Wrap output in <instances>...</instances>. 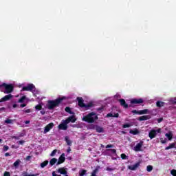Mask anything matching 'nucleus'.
<instances>
[{
    "instance_id": "bf43d9fd",
    "label": "nucleus",
    "mask_w": 176,
    "mask_h": 176,
    "mask_svg": "<svg viewBox=\"0 0 176 176\" xmlns=\"http://www.w3.org/2000/svg\"><path fill=\"white\" fill-rule=\"evenodd\" d=\"M156 133H162V130L160 129H158L157 131H156Z\"/></svg>"
},
{
    "instance_id": "b1692460",
    "label": "nucleus",
    "mask_w": 176,
    "mask_h": 176,
    "mask_svg": "<svg viewBox=\"0 0 176 176\" xmlns=\"http://www.w3.org/2000/svg\"><path fill=\"white\" fill-rule=\"evenodd\" d=\"M173 148H175V143H171L167 147L165 148V151H168L170 149H173Z\"/></svg>"
},
{
    "instance_id": "c85d7f7f",
    "label": "nucleus",
    "mask_w": 176,
    "mask_h": 176,
    "mask_svg": "<svg viewBox=\"0 0 176 176\" xmlns=\"http://www.w3.org/2000/svg\"><path fill=\"white\" fill-rule=\"evenodd\" d=\"M87 173V170L82 169V170L79 171V175L80 176L85 175Z\"/></svg>"
},
{
    "instance_id": "2f4dec72",
    "label": "nucleus",
    "mask_w": 176,
    "mask_h": 176,
    "mask_svg": "<svg viewBox=\"0 0 176 176\" xmlns=\"http://www.w3.org/2000/svg\"><path fill=\"white\" fill-rule=\"evenodd\" d=\"M23 176H38L39 175V173H36V174H32V175H27V172H23Z\"/></svg>"
},
{
    "instance_id": "393cba45",
    "label": "nucleus",
    "mask_w": 176,
    "mask_h": 176,
    "mask_svg": "<svg viewBox=\"0 0 176 176\" xmlns=\"http://www.w3.org/2000/svg\"><path fill=\"white\" fill-rule=\"evenodd\" d=\"M47 164H49V161L48 160H45L43 162H42L40 166L41 167V168H45V167H46V166H47Z\"/></svg>"
},
{
    "instance_id": "f704fd0d",
    "label": "nucleus",
    "mask_w": 176,
    "mask_h": 176,
    "mask_svg": "<svg viewBox=\"0 0 176 176\" xmlns=\"http://www.w3.org/2000/svg\"><path fill=\"white\" fill-rule=\"evenodd\" d=\"M123 129H127L129 127H131V124L129 123H126L122 125Z\"/></svg>"
},
{
    "instance_id": "13d9d810",
    "label": "nucleus",
    "mask_w": 176,
    "mask_h": 176,
    "mask_svg": "<svg viewBox=\"0 0 176 176\" xmlns=\"http://www.w3.org/2000/svg\"><path fill=\"white\" fill-rule=\"evenodd\" d=\"M31 159V156L28 155L26 157V160H30Z\"/></svg>"
},
{
    "instance_id": "1a4fd4ad",
    "label": "nucleus",
    "mask_w": 176,
    "mask_h": 176,
    "mask_svg": "<svg viewBox=\"0 0 176 176\" xmlns=\"http://www.w3.org/2000/svg\"><path fill=\"white\" fill-rule=\"evenodd\" d=\"M144 146V141H140L139 143L136 144V146L134 147V151L135 152H141L142 150L141 148Z\"/></svg>"
},
{
    "instance_id": "a19ab883",
    "label": "nucleus",
    "mask_w": 176,
    "mask_h": 176,
    "mask_svg": "<svg viewBox=\"0 0 176 176\" xmlns=\"http://www.w3.org/2000/svg\"><path fill=\"white\" fill-rule=\"evenodd\" d=\"M121 159L126 160V159H127V155H126L124 153L121 154Z\"/></svg>"
},
{
    "instance_id": "5701e85b",
    "label": "nucleus",
    "mask_w": 176,
    "mask_h": 176,
    "mask_svg": "<svg viewBox=\"0 0 176 176\" xmlns=\"http://www.w3.org/2000/svg\"><path fill=\"white\" fill-rule=\"evenodd\" d=\"M21 163V160H20V159H18L16 160V162L13 164L14 167H15V168H17L19 167V166H20V164Z\"/></svg>"
},
{
    "instance_id": "6e6d98bb",
    "label": "nucleus",
    "mask_w": 176,
    "mask_h": 176,
    "mask_svg": "<svg viewBox=\"0 0 176 176\" xmlns=\"http://www.w3.org/2000/svg\"><path fill=\"white\" fill-rule=\"evenodd\" d=\"M40 113H41V115H45V111L43 110L41 111Z\"/></svg>"
},
{
    "instance_id": "a211bd4d",
    "label": "nucleus",
    "mask_w": 176,
    "mask_h": 176,
    "mask_svg": "<svg viewBox=\"0 0 176 176\" xmlns=\"http://www.w3.org/2000/svg\"><path fill=\"white\" fill-rule=\"evenodd\" d=\"M151 118L150 116H143L138 118V120L142 122L144 120H148Z\"/></svg>"
},
{
    "instance_id": "58836bf2",
    "label": "nucleus",
    "mask_w": 176,
    "mask_h": 176,
    "mask_svg": "<svg viewBox=\"0 0 176 176\" xmlns=\"http://www.w3.org/2000/svg\"><path fill=\"white\" fill-rule=\"evenodd\" d=\"M3 152H7V151H9V146L5 145L3 148Z\"/></svg>"
},
{
    "instance_id": "603ef678",
    "label": "nucleus",
    "mask_w": 176,
    "mask_h": 176,
    "mask_svg": "<svg viewBox=\"0 0 176 176\" xmlns=\"http://www.w3.org/2000/svg\"><path fill=\"white\" fill-rule=\"evenodd\" d=\"M5 156H6V157H8V156H10V153H5Z\"/></svg>"
},
{
    "instance_id": "864d4df0",
    "label": "nucleus",
    "mask_w": 176,
    "mask_h": 176,
    "mask_svg": "<svg viewBox=\"0 0 176 176\" xmlns=\"http://www.w3.org/2000/svg\"><path fill=\"white\" fill-rule=\"evenodd\" d=\"M71 147H69L67 150V153H69L71 152Z\"/></svg>"
},
{
    "instance_id": "ddd939ff",
    "label": "nucleus",
    "mask_w": 176,
    "mask_h": 176,
    "mask_svg": "<svg viewBox=\"0 0 176 176\" xmlns=\"http://www.w3.org/2000/svg\"><path fill=\"white\" fill-rule=\"evenodd\" d=\"M141 162H138L134 165L128 166L129 170H131L132 171H134L138 168L139 166H140Z\"/></svg>"
},
{
    "instance_id": "37998d69",
    "label": "nucleus",
    "mask_w": 176,
    "mask_h": 176,
    "mask_svg": "<svg viewBox=\"0 0 176 176\" xmlns=\"http://www.w3.org/2000/svg\"><path fill=\"white\" fill-rule=\"evenodd\" d=\"M25 142L24 140H20L18 142L19 145H23Z\"/></svg>"
},
{
    "instance_id": "c9c22d12",
    "label": "nucleus",
    "mask_w": 176,
    "mask_h": 176,
    "mask_svg": "<svg viewBox=\"0 0 176 176\" xmlns=\"http://www.w3.org/2000/svg\"><path fill=\"white\" fill-rule=\"evenodd\" d=\"M26 97L25 96H22L18 101V102H24V100H25Z\"/></svg>"
},
{
    "instance_id": "c03bdc74",
    "label": "nucleus",
    "mask_w": 176,
    "mask_h": 176,
    "mask_svg": "<svg viewBox=\"0 0 176 176\" xmlns=\"http://www.w3.org/2000/svg\"><path fill=\"white\" fill-rule=\"evenodd\" d=\"M107 151H110L112 153H116V149H107Z\"/></svg>"
},
{
    "instance_id": "7ed1b4c3",
    "label": "nucleus",
    "mask_w": 176,
    "mask_h": 176,
    "mask_svg": "<svg viewBox=\"0 0 176 176\" xmlns=\"http://www.w3.org/2000/svg\"><path fill=\"white\" fill-rule=\"evenodd\" d=\"M76 100L78 107H80V108H85V111L90 109V108L93 107L94 105L91 102H89L87 104H85V100L82 97H77Z\"/></svg>"
},
{
    "instance_id": "c756f323",
    "label": "nucleus",
    "mask_w": 176,
    "mask_h": 176,
    "mask_svg": "<svg viewBox=\"0 0 176 176\" xmlns=\"http://www.w3.org/2000/svg\"><path fill=\"white\" fill-rule=\"evenodd\" d=\"M14 120L10 119H6L4 121V123H6V124H13Z\"/></svg>"
},
{
    "instance_id": "9d476101",
    "label": "nucleus",
    "mask_w": 176,
    "mask_h": 176,
    "mask_svg": "<svg viewBox=\"0 0 176 176\" xmlns=\"http://www.w3.org/2000/svg\"><path fill=\"white\" fill-rule=\"evenodd\" d=\"M65 162V153H62L61 155L59 157L58 160L56 163V166L60 164H63Z\"/></svg>"
},
{
    "instance_id": "0e129e2a",
    "label": "nucleus",
    "mask_w": 176,
    "mask_h": 176,
    "mask_svg": "<svg viewBox=\"0 0 176 176\" xmlns=\"http://www.w3.org/2000/svg\"><path fill=\"white\" fill-rule=\"evenodd\" d=\"M172 104H176V101H175V100H173V101H172Z\"/></svg>"
},
{
    "instance_id": "6e6552de",
    "label": "nucleus",
    "mask_w": 176,
    "mask_h": 176,
    "mask_svg": "<svg viewBox=\"0 0 176 176\" xmlns=\"http://www.w3.org/2000/svg\"><path fill=\"white\" fill-rule=\"evenodd\" d=\"M54 127V123L50 122V124H47L46 126L45 127L43 133L46 134V133H49Z\"/></svg>"
},
{
    "instance_id": "20e7f679",
    "label": "nucleus",
    "mask_w": 176,
    "mask_h": 176,
    "mask_svg": "<svg viewBox=\"0 0 176 176\" xmlns=\"http://www.w3.org/2000/svg\"><path fill=\"white\" fill-rule=\"evenodd\" d=\"M1 87H4L5 89V91H3L4 94H10L14 89V87H13V85L12 84L3 83Z\"/></svg>"
},
{
    "instance_id": "052dcab7",
    "label": "nucleus",
    "mask_w": 176,
    "mask_h": 176,
    "mask_svg": "<svg viewBox=\"0 0 176 176\" xmlns=\"http://www.w3.org/2000/svg\"><path fill=\"white\" fill-rule=\"evenodd\" d=\"M25 124H30V120H26L25 121Z\"/></svg>"
},
{
    "instance_id": "f8f14e48",
    "label": "nucleus",
    "mask_w": 176,
    "mask_h": 176,
    "mask_svg": "<svg viewBox=\"0 0 176 176\" xmlns=\"http://www.w3.org/2000/svg\"><path fill=\"white\" fill-rule=\"evenodd\" d=\"M12 98H13V95H6L0 100V102H5L6 101H9L10 100H12Z\"/></svg>"
},
{
    "instance_id": "79ce46f5",
    "label": "nucleus",
    "mask_w": 176,
    "mask_h": 176,
    "mask_svg": "<svg viewBox=\"0 0 176 176\" xmlns=\"http://www.w3.org/2000/svg\"><path fill=\"white\" fill-rule=\"evenodd\" d=\"M170 174L173 176H176V170L175 169H173L172 170H170Z\"/></svg>"
},
{
    "instance_id": "412c9836",
    "label": "nucleus",
    "mask_w": 176,
    "mask_h": 176,
    "mask_svg": "<svg viewBox=\"0 0 176 176\" xmlns=\"http://www.w3.org/2000/svg\"><path fill=\"white\" fill-rule=\"evenodd\" d=\"M65 141L67 143V145H68L69 146H72V141L71 140H69V137L65 136Z\"/></svg>"
},
{
    "instance_id": "a878e982",
    "label": "nucleus",
    "mask_w": 176,
    "mask_h": 176,
    "mask_svg": "<svg viewBox=\"0 0 176 176\" xmlns=\"http://www.w3.org/2000/svg\"><path fill=\"white\" fill-rule=\"evenodd\" d=\"M57 163V159L56 158H52L50 161V166H54Z\"/></svg>"
},
{
    "instance_id": "bb28decb",
    "label": "nucleus",
    "mask_w": 176,
    "mask_h": 176,
    "mask_svg": "<svg viewBox=\"0 0 176 176\" xmlns=\"http://www.w3.org/2000/svg\"><path fill=\"white\" fill-rule=\"evenodd\" d=\"M96 131L97 133H103L104 129L101 126H96Z\"/></svg>"
},
{
    "instance_id": "5fc2aeb1",
    "label": "nucleus",
    "mask_w": 176,
    "mask_h": 176,
    "mask_svg": "<svg viewBox=\"0 0 176 176\" xmlns=\"http://www.w3.org/2000/svg\"><path fill=\"white\" fill-rule=\"evenodd\" d=\"M102 109H104V107H101L100 108L98 109V111H102Z\"/></svg>"
},
{
    "instance_id": "39448f33",
    "label": "nucleus",
    "mask_w": 176,
    "mask_h": 176,
    "mask_svg": "<svg viewBox=\"0 0 176 176\" xmlns=\"http://www.w3.org/2000/svg\"><path fill=\"white\" fill-rule=\"evenodd\" d=\"M144 102V99L142 98H133L131 100V104H129V107L131 108H134V104H143Z\"/></svg>"
},
{
    "instance_id": "0eeeda50",
    "label": "nucleus",
    "mask_w": 176,
    "mask_h": 176,
    "mask_svg": "<svg viewBox=\"0 0 176 176\" xmlns=\"http://www.w3.org/2000/svg\"><path fill=\"white\" fill-rule=\"evenodd\" d=\"M148 112H149V110L147 109H145L144 110H132L131 113H135L136 115H146V113H148Z\"/></svg>"
},
{
    "instance_id": "2eb2a0df",
    "label": "nucleus",
    "mask_w": 176,
    "mask_h": 176,
    "mask_svg": "<svg viewBox=\"0 0 176 176\" xmlns=\"http://www.w3.org/2000/svg\"><path fill=\"white\" fill-rule=\"evenodd\" d=\"M156 135H157V133H156L155 130H151L148 133V137H149V138H151V140H153V138H155L156 137Z\"/></svg>"
},
{
    "instance_id": "e2e57ef3",
    "label": "nucleus",
    "mask_w": 176,
    "mask_h": 176,
    "mask_svg": "<svg viewBox=\"0 0 176 176\" xmlns=\"http://www.w3.org/2000/svg\"><path fill=\"white\" fill-rule=\"evenodd\" d=\"M14 138L15 140H19V139L18 136H14Z\"/></svg>"
},
{
    "instance_id": "f03ea898",
    "label": "nucleus",
    "mask_w": 176,
    "mask_h": 176,
    "mask_svg": "<svg viewBox=\"0 0 176 176\" xmlns=\"http://www.w3.org/2000/svg\"><path fill=\"white\" fill-rule=\"evenodd\" d=\"M98 119V116L94 112H91L82 118V121L87 123H94Z\"/></svg>"
},
{
    "instance_id": "423d86ee",
    "label": "nucleus",
    "mask_w": 176,
    "mask_h": 176,
    "mask_svg": "<svg viewBox=\"0 0 176 176\" xmlns=\"http://www.w3.org/2000/svg\"><path fill=\"white\" fill-rule=\"evenodd\" d=\"M35 89L34 84H28L27 86L22 87L21 91H32V89Z\"/></svg>"
},
{
    "instance_id": "4468645a",
    "label": "nucleus",
    "mask_w": 176,
    "mask_h": 176,
    "mask_svg": "<svg viewBox=\"0 0 176 176\" xmlns=\"http://www.w3.org/2000/svg\"><path fill=\"white\" fill-rule=\"evenodd\" d=\"M120 105L121 107H123L125 109H127L129 108V104L126 103V100L124 99H120L119 100Z\"/></svg>"
},
{
    "instance_id": "cd10ccee",
    "label": "nucleus",
    "mask_w": 176,
    "mask_h": 176,
    "mask_svg": "<svg viewBox=\"0 0 176 176\" xmlns=\"http://www.w3.org/2000/svg\"><path fill=\"white\" fill-rule=\"evenodd\" d=\"M65 112H67V113H69L70 115H74V112H72L71 108L69 107H65Z\"/></svg>"
},
{
    "instance_id": "f257e3e1",
    "label": "nucleus",
    "mask_w": 176,
    "mask_h": 176,
    "mask_svg": "<svg viewBox=\"0 0 176 176\" xmlns=\"http://www.w3.org/2000/svg\"><path fill=\"white\" fill-rule=\"evenodd\" d=\"M64 100H65V97L58 98L57 99L54 100H48L47 104V109L50 111L54 109L56 107H59L60 104H61V102H63Z\"/></svg>"
},
{
    "instance_id": "774afa93",
    "label": "nucleus",
    "mask_w": 176,
    "mask_h": 176,
    "mask_svg": "<svg viewBox=\"0 0 176 176\" xmlns=\"http://www.w3.org/2000/svg\"><path fill=\"white\" fill-rule=\"evenodd\" d=\"M65 176H68V175L66 174V175H65Z\"/></svg>"
},
{
    "instance_id": "69168bd1",
    "label": "nucleus",
    "mask_w": 176,
    "mask_h": 176,
    "mask_svg": "<svg viewBox=\"0 0 176 176\" xmlns=\"http://www.w3.org/2000/svg\"><path fill=\"white\" fill-rule=\"evenodd\" d=\"M90 129H94V125L91 126Z\"/></svg>"
},
{
    "instance_id": "3c124183",
    "label": "nucleus",
    "mask_w": 176,
    "mask_h": 176,
    "mask_svg": "<svg viewBox=\"0 0 176 176\" xmlns=\"http://www.w3.org/2000/svg\"><path fill=\"white\" fill-rule=\"evenodd\" d=\"M161 122H163V118H160L157 120L158 123H161Z\"/></svg>"
},
{
    "instance_id": "ea45409f",
    "label": "nucleus",
    "mask_w": 176,
    "mask_h": 176,
    "mask_svg": "<svg viewBox=\"0 0 176 176\" xmlns=\"http://www.w3.org/2000/svg\"><path fill=\"white\" fill-rule=\"evenodd\" d=\"M57 153V149L54 150L51 154L50 156L53 157V156H56V154Z\"/></svg>"
},
{
    "instance_id": "f3484780",
    "label": "nucleus",
    "mask_w": 176,
    "mask_h": 176,
    "mask_svg": "<svg viewBox=\"0 0 176 176\" xmlns=\"http://www.w3.org/2000/svg\"><path fill=\"white\" fill-rule=\"evenodd\" d=\"M57 173L58 174H62L63 175H65L68 174V172L67 171V170L65 168H59L57 170Z\"/></svg>"
},
{
    "instance_id": "4be33fe9",
    "label": "nucleus",
    "mask_w": 176,
    "mask_h": 176,
    "mask_svg": "<svg viewBox=\"0 0 176 176\" xmlns=\"http://www.w3.org/2000/svg\"><path fill=\"white\" fill-rule=\"evenodd\" d=\"M129 133H130V134H133V135H137L140 134V131H138V129H135L134 130L131 129L129 131Z\"/></svg>"
},
{
    "instance_id": "4d7b16f0",
    "label": "nucleus",
    "mask_w": 176,
    "mask_h": 176,
    "mask_svg": "<svg viewBox=\"0 0 176 176\" xmlns=\"http://www.w3.org/2000/svg\"><path fill=\"white\" fill-rule=\"evenodd\" d=\"M107 171H112V168H109V167H107Z\"/></svg>"
},
{
    "instance_id": "6ab92c4d",
    "label": "nucleus",
    "mask_w": 176,
    "mask_h": 176,
    "mask_svg": "<svg viewBox=\"0 0 176 176\" xmlns=\"http://www.w3.org/2000/svg\"><path fill=\"white\" fill-rule=\"evenodd\" d=\"M164 105H166V102L158 100L156 102V107H157V108H162V107H164Z\"/></svg>"
},
{
    "instance_id": "49530a36",
    "label": "nucleus",
    "mask_w": 176,
    "mask_h": 176,
    "mask_svg": "<svg viewBox=\"0 0 176 176\" xmlns=\"http://www.w3.org/2000/svg\"><path fill=\"white\" fill-rule=\"evenodd\" d=\"M108 148H113V145H112V144H107L106 146V149Z\"/></svg>"
},
{
    "instance_id": "8fccbe9b",
    "label": "nucleus",
    "mask_w": 176,
    "mask_h": 176,
    "mask_svg": "<svg viewBox=\"0 0 176 176\" xmlns=\"http://www.w3.org/2000/svg\"><path fill=\"white\" fill-rule=\"evenodd\" d=\"M52 176H61V175H57V173H56L55 171H53V172H52Z\"/></svg>"
},
{
    "instance_id": "de8ad7c7",
    "label": "nucleus",
    "mask_w": 176,
    "mask_h": 176,
    "mask_svg": "<svg viewBox=\"0 0 176 176\" xmlns=\"http://www.w3.org/2000/svg\"><path fill=\"white\" fill-rule=\"evenodd\" d=\"M4 176H10V173L6 171L4 173Z\"/></svg>"
},
{
    "instance_id": "9b49d317",
    "label": "nucleus",
    "mask_w": 176,
    "mask_h": 176,
    "mask_svg": "<svg viewBox=\"0 0 176 176\" xmlns=\"http://www.w3.org/2000/svg\"><path fill=\"white\" fill-rule=\"evenodd\" d=\"M65 121V123H67V124L69 123H75L76 122V118H75L74 116H70Z\"/></svg>"
},
{
    "instance_id": "e433bc0d",
    "label": "nucleus",
    "mask_w": 176,
    "mask_h": 176,
    "mask_svg": "<svg viewBox=\"0 0 176 176\" xmlns=\"http://www.w3.org/2000/svg\"><path fill=\"white\" fill-rule=\"evenodd\" d=\"M35 109H36L37 111H41V110H42V105H41V104H37V105L35 107Z\"/></svg>"
},
{
    "instance_id": "72a5a7b5",
    "label": "nucleus",
    "mask_w": 176,
    "mask_h": 176,
    "mask_svg": "<svg viewBox=\"0 0 176 176\" xmlns=\"http://www.w3.org/2000/svg\"><path fill=\"white\" fill-rule=\"evenodd\" d=\"M146 170L148 173H151V171L153 170V166H152V165H148L147 166Z\"/></svg>"
},
{
    "instance_id": "dca6fc26",
    "label": "nucleus",
    "mask_w": 176,
    "mask_h": 176,
    "mask_svg": "<svg viewBox=\"0 0 176 176\" xmlns=\"http://www.w3.org/2000/svg\"><path fill=\"white\" fill-rule=\"evenodd\" d=\"M68 124L67 122L61 123L58 125L59 130H67L68 129Z\"/></svg>"
},
{
    "instance_id": "680f3d73",
    "label": "nucleus",
    "mask_w": 176,
    "mask_h": 176,
    "mask_svg": "<svg viewBox=\"0 0 176 176\" xmlns=\"http://www.w3.org/2000/svg\"><path fill=\"white\" fill-rule=\"evenodd\" d=\"M12 107L13 108H17V104H14Z\"/></svg>"
},
{
    "instance_id": "7c9ffc66",
    "label": "nucleus",
    "mask_w": 176,
    "mask_h": 176,
    "mask_svg": "<svg viewBox=\"0 0 176 176\" xmlns=\"http://www.w3.org/2000/svg\"><path fill=\"white\" fill-rule=\"evenodd\" d=\"M165 136L167 137L169 141H171L173 140V135L171 133H166Z\"/></svg>"
},
{
    "instance_id": "09e8293b",
    "label": "nucleus",
    "mask_w": 176,
    "mask_h": 176,
    "mask_svg": "<svg viewBox=\"0 0 176 176\" xmlns=\"http://www.w3.org/2000/svg\"><path fill=\"white\" fill-rule=\"evenodd\" d=\"M20 107H21V108H24V107H27V104L23 103V104H21L20 105Z\"/></svg>"
},
{
    "instance_id": "aec40b11",
    "label": "nucleus",
    "mask_w": 176,
    "mask_h": 176,
    "mask_svg": "<svg viewBox=\"0 0 176 176\" xmlns=\"http://www.w3.org/2000/svg\"><path fill=\"white\" fill-rule=\"evenodd\" d=\"M107 118H119V113H109L107 115Z\"/></svg>"
},
{
    "instance_id": "473e14b6",
    "label": "nucleus",
    "mask_w": 176,
    "mask_h": 176,
    "mask_svg": "<svg viewBox=\"0 0 176 176\" xmlns=\"http://www.w3.org/2000/svg\"><path fill=\"white\" fill-rule=\"evenodd\" d=\"M97 173H98V169L96 168L92 171L91 176H97Z\"/></svg>"
},
{
    "instance_id": "4c0bfd02",
    "label": "nucleus",
    "mask_w": 176,
    "mask_h": 176,
    "mask_svg": "<svg viewBox=\"0 0 176 176\" xmlns=\"http://www.w3.org/2000/svg\"><path fill=\"white\" fill-rule=\"evenodd\" d=\"M160 142L161 144H166L167 143V139H163V138H160Z\"/></svg>"
},
{
    "instance_id": "338daca9",
    "label": "nucleus",
    "mask_w": 176,
    "mask_h": 176,
    "mask_svg": "<svg viewBox=\"0 0 176 176\" xmlns=\"http://www.w3.org/2000/svg\"><path fill=\"white\" fill-rule=\"evenodd\" d=\"M0 142H2V139H0Z\"/></svg>"
},
{
    "instance_id": "a18cd8bd",
    "label": "nucleus",
    "mask_w": 176,
    "mask_h": 176,
    "mask_svg": "<svg viewBox=\"0 0 176 176\" xmlns=\"http://www.w3.org/2000/svg\"><path fill=\"white\" fill-rule=\"evenodd\" d=\"M24 112H25V113H31V109H28L25 110Z\"/></svg>"
}]
</instances>
